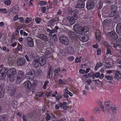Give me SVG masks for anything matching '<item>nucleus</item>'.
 I'll use <instances>...</instances> for the list:
<instances>
[{"label": "nucleus", "instance_id": "nucleus-59", "mask_svg": "<svg viewBox=\"0 0 121 121\" xmlns=\"http://www.w3.org/2000/svg\"><path fill=\"white\" fill-rule=\"evenodd\" d=\"M81 60L78 57H77L75 59V62L76 63H78L81 62Z\"/></svg>", "mask_w": 121, "mask_h": 121}, {"label": "nucleus", "instance_id": "nucleus-24", "mask_svg": "<svg viewBox=\"0 0 121 121\" xmlns=\"http://www.w3.org/2000/svg\"><path fill=\"white\" fill-rule=\"evenodd\" d=\"M81 27L79 25L77 24H75L73 27L74 30H81Z\"/></svg>", "mask_w": 121, "mask_h": 121}, {"label": "nucleus", "instance_id": "nucleus-32", "mask_svg": "<svg viewBox=\"0 0 121 121\" xmlns=\"http://www.w3.org/2000/svg\"><path fill=\"white\" fill-rule=\"evenodd\" d=\"M105 78L108 80H112L113 79L112 77L110 75H106L105 76Z\"/></svg>", "mask_w": 121, "mask_h": 121}, {"label": "nucleus", "instance_id": "nucleus-29", "mask_svg": "<svg viewBox=\"0 0 121 121\" xmlns=\"http://www.w3.org/2000/svg\"><path fill=\"white\" fill-rule=\"evenodd\" d=\"M46 121H48L51 120V116L48 113H46Z\"/></svg>", "mask_w": 121, "mask_h": 121}, {"label": "nucleus", "instance_id": "nucleus-12", "mask_svg": "<svg viewBox=\"0 0 121 121\" xmlns=\"http://www.w3.org/2000/svg\"><path fill=\"white\" fill-rule=\"evenodd\" d=\"M25 59L23 58H21L18 60L17 64L18 65L21 66L25 65Z\"/></svg>", "mask_w": 121, "mask_h": 121}, {"label": "nucleus", "instance_id": "nucleus-52", "mask_svg": "<svg viewBox=\"0 0 121 121\" xmlns=\"http://www.w3.org/2000/svg\"><path fill=\"white\" fill-rule=\"evenodd\" d=\"M35 20L37 23H39L41 21V19L39 18H37Z\"/></svg>", "mask_w": 121, "mask_h": 121}, {"label": "nucleus", "instance_id": "nucleus-62", "mask_svg": "<svg viewBox=\"0 0 121 121\" xmlns=\"http://www.w3.org/2000/svg\"><path fill=\"white\" fill-rule=\"evenodd\" d=\"M60 52L63 55H65V52L63 50L60 49L59 50Z\"/></svg>", "mask_w": 121, "mask_h": 121}, {"label": "nucleus", "instance_id": "nucleus-14", "mask_svg": "<svg viewBox=\"0 0 121 121\" xmlns=\"http://www.w3.org/2000/svg\"><path fill=\"white\" fill-rule=\"evenodd\" d=\"M75 33L72 32V31H71L68 32V34L69 35V36L70 38L73 39L76 38L77 35H78L77 33H76L75 32Z\"/></svg>", "mask_w": 121, "mask_h": 121}, {"label": "nucleus", "instance_id": "nucleus-33", "mask_svg": "<svg viewBox=\"0 0 121 121\" xmlns=\"http://www.w3.org/2000/svg\"><path fill=\"white\" fill-rule=\"evenodd\" d=\"M81 27V30H90V28L89 26H86Z\"/></svg>", "mask_w": 121, "mask_h": 121}, {"label": "nucleus", "instance_id": "nucleus-56", "mask_svg": "<svg viewBox=\"0 0 121 121\" xmlns=\"http://www.w3.org/2000/svg\"><path fill=\"white\" fill-rule=\"evenodd\" d=\"M41 72V69L39 68H37L36 70V73H40Z\"/></svg>", "mask_w": 121, "mask_h": 121}, {"label": "nucleus", "instance_id": "nucleus-46", "mask_svg": "<svg viewBox=\"0 0 121 121\" xmlns=\"http://www.w3.org/2000/svg\"><path fill=\"white\" fill-rule=\"evenodd\" d=\"M37 83L38 82L37 80H34L33 83V86L35 87V86L37 84Z\"/></svg>", "mask_w": 121, "mask_h": 121}, {"label": "nucleus", "instance_id": "nucleus-48", "mask_svg": "<svg viewBox=\"0 0 121 121\" xmlns=\"http://www.w3.org/2000/svg\"><path fill=\"white\" fill-rule=\"evenodd\" d=\"M6 115H1L0 117V118L3 120H6Z\"/></svg>", "mask_w": 121, "mask_h": 121}, {"label": "nucleus", "instance_id": "nucleus-57", "mask_svg": "<svg viewBox=\"0 0 121 121\" xmlns=\"http://www.w3.org/2000/svg\"><path fill=\"white\" fill-rule=\"evenodd\" d=\"M107 50L106 51V53L107 54H111V52L110 51V49L108 48H107Z\"/></svg>", "mask_w": 121, "mask_h": 121}, {"label": "nucleus", "instance_id": "nucleus-63", "mask_svg": "<svg viewBox=\"0 0 121 121\" xmlns=\"http://www.w3.org/2000/svg\"><path fill=\"white\" fill-rule=\"evenodd\" d=\"M12 8L14 10H18V6L17 5L14 6Z\"/></svg>", "mask_w": 121, "mask_h": 121}, {"label": "nucleus", "instance_id": "nucleus-58", "mask_svg": "<svg viewBox=\"0 0 121 121\" xmlns=\"http://www.w3.org/2000/svg\"><path fill=\"white\" fill-rule=\"evenodd\" d=\"M23 26L20 25L17 27V29L19 30L21 29V30H23L22 29H23Z\"/></svg>", "mask_w": 121, "mask_h": 121}, {"label": "nucleus", "instance_id": "nucleus-6", "mask_svg": "<svg viewBox=\"0 0 121 121\" xmlns=\"http://www.w3.org/2000/svg\"><path fill=\"white\" fill-rule=\"evenodd\" d=\"M35 72L34 70H31L26 74V77L27 79L32 80L33 79L35 76Z\"/></svg>", "mask_w": 121, "mask_h": 121}, {"label": "nucleus", "instance_id": "nucleus-34", "mask_svg": "<svg viewBox=\"0 0 121 121\" xmlns=\"http://www.w3.org/2000/svg\"><path fill=\"white\" fill-rule=\"evenodd\" d=\"M50 1H49V2L48 3V4H49L48 5L49 6H48L47 8L49 7L50 9H52L53 8H56V6L54 5H53L52 6V4L51 3L49 2Z\"/></svg>", "mask_w": 121, "mask_h": 121}, {"label": "nucleus", "instance_id": "nucleus-13", "mask_svg": "<svg viewBox=\"0 0 121 121\" xmlns=\"http://www.w3.org/2000/svg\"><path fill=\"white\" fill-rule=\"evenodd\" d=\"M8 91L10 93L11 96L13 95L14 94L15 89L12 86L10 87H8Z\"/></svg>", "mask_w": 121, "mask_h": 121}, {"label": "nucleus", "instance_id": "nucleus-16", "mask_svg": "<svg viewBox=\"0 0 121 121\" xmlns=\"http://www.w3.org/2000/svg\"><path fill=\"white\" fill-rule=\"evenodd\" d=\"M108 35L109 36L112 37L113 39L115 40L117 38V34L114 31H112L109 33L108 34Z\"/></svg>", "mask_w": 121, "mask_h": 121}, {"label": "nucleus", "instance_id": "nucleus-35", "mask_svg": "<svg viewBox=\"0 0 121 121\" xmlns=\"http://www.w3.org/2000/svg\"><path fill=\"white\" fill-rule=\"evenodd\" d=\"M116 29V30H121V23H119L117 24Z\"/></svg>", "mask_w": 121, "mask_h": 121}, {"label": "nucleus", "instance_id": "nucleus-10", "mask_svg": "<svg viewBox=\"0 0 121 121\" xmlns=\"http://www.w3.org/2000/svg\"><path fill=\"white\" fill-rule=\"evenodd\" d=\"M27 40L29 46L30 47H32L34 46V42L33 39L30 37H28L27 38Z\"/></svg>", "mask_w": 121, "mask_h": 121}, {"label": "nucleus", "instance_id": "nucleus-60", "mask_svg": "<svg viewBox=\"0 0 121 121\" xmlns=\"http://www.w3.org/2000/svg\"><path fill=\"white\" fill-rule=\"evenodd\" d=\"M95 32L96 35V36H100V34L99 31H96Z\"/></svg>", "mask_w": 121, "mask_h": 121}, {"label": "nucleus", "instance_id": "nucleus-38", "mask_svg": "<svg viewBox=\"0 0 121 121\" xmlns=\"http://www.w3.org/2000/svg\"><path fill=\"white\" fill-rule=\"evenodd\" d=\"M100 111L99 109L97 107L95 108L94 110V112L95 113H98Z\"/></svg>", "mask_w": 121, "mask_h": 121}, {"label": "nucleus", "instance_id": "nucleus-23", "mask_svg": "<svg viewBox=\"0 0 121 121\" xmlns=\"http://www.w3.org/2000/svg\"><path fill=\"white\" fill-rule=\"evenodd\" d=\"M61 70L60 67H59L57 69H55L54 71V77H56L58 74V73L60 72Z\"/></svg>", "mask_w": 121, "mask_h": 121}, {"label": "nucleus", "instance_id": "nucleus-25", "mask_svg": "<svg viewBox=\"0 0 121 121\" xmlns=\"http://www.w3.org/2000/svg\"><path fill=\"white\" fill-rule=\"evenodd\" d=\"M67 52L69 54L72 53L73 52V48L71 46L68 47L67 48Z\"/></svg>", "mask_w": 121, "mask_h": 121}, {"label": "nucleus", "instance_id": "nucleus-21", "mask_svg": "<svg viewBox=\"0 0 121 121\" xmlns=\"http://www.w3.org/2000/svg\"><path fill=\"white\" fill-rule=\"evenodd\" d=\"M5 93L4 89L2 86H0V98H2Z\"/></svg>", "mask_w": 121, "mask_h": 121}, {"label": "nucleus", "instance_id": "nucleus-47", "mask_svg": "<svg viewBox=\"0 0 121 121\" xmlns=\"http://www.w3.org/2000/svg\"><path fill=\"white\" fill-rule=\"evenodd\" d=\"M53 20H50L48 22V26H51L53 23L54 22L53 21Z\"/></svg>", "mask_w": 121, "mask_h": 121}, {"label": "nucleus", "instance_id": "nucleus-4", "mask_svg": "<svg viewBox=\"0 0 121 121\" xmlns=\"http://www.w3.org/2000/svg\"><path fill=\"white\" fill-rule=\"evenodd\" d=\"M23 75L24 73L23 71L20 70L18 72L16 80V84H17L20 83L22 81V78L23 77Z\"/></svg>", "mask_w": 121, "mask_h": 121}, {"label": "nucleus", "instance_id": "nucleus-11", "mask_svg": "<svg viewBox=\"0 0 121 121\" xmlns=\"http://www.w3.org/2000/svg\"><path fill=\"white\" fill-rule=\"evenodd\" d=\"M78 10L75 9L73 10L72 12L71 15L72 17L74 18L76 20L78 17Z\"/></svg>", "mask_w": 121, "mask_h": 121}, {"label": "nucleus", "instance_id": "nucleus-54", "mask_svg": "<svg viewBox=\"0 0 121 121\" xmlns=\"http://www.w3.org/2000/svg\"><path fill=\"white\" fill-rule=\"evenodd\" d=\"M100 75V73L99 72L96 73L94 75V77H95L97 78L99 77Z\"/></svg>", "mask_w": 121, "mask_h": 121}, {"label": "nucleus", "instance_id": "nucleus-31", "mask_svg": "<svg viewBox=\"0 0 121 121\" xmlns=\"http://www.w3.org/2000/svg\"><path fill=\"white\" fill-rule=\"evenodd\" d=\"M45 94V93L44 92H39L37 93V95L38 97H40L43 96H44Z\"/></svg>", "mask_w": 121, "mask_h": 121}, {"label": "nucleus", "instance_id": "nucleus-55", "mask_svg": "<svg viewBox=\"0 0 121 121\" xmlns=\"http://www.w3.org/2000/svg\"><path fill=\"white\" fill-rule=\"evenodd\" d=\"M0 11L4 13H6L7 12L6 9H0Z\"/></svg>", "mask_w": 121, "mask_h": 121}, {"label": "nucleus", "instance_id": "nucleus-22", "mask_svg": "<svg viewBox=\"0 0 121 121\" xmlns=\"http://www.w3.org/2000/svg\"><path fill=\"white\" fill-rule=\"evenodd\" d=\"M121 77V73L119 71H116L115 73V78L117 80H119Z\"/></svg>", "mask_w": 121, "mask_h": 121}, {"label": "nucleus", "instance_id": "nucleus-9", "mask_svg": "<svg viewBox=\"0 0 121 121\" xmlns=\"http://www.w3.org/2000/svg\"><path fill=\"white\" fill-rule=\"evenodd\" d=\"M85 3L81 0H78L77 2V5L75 7L78 9L83 8L84 7Z\"/></svg>", "mask_w": 121, "mask_h": 121}, {"label": "nucleus", "instance_id": "nucleus-39", "mask_svg": "<svg viewBox=\"0 0 121 121\" xmlns=\"http://www.w3.org/2000/svg\"><path fill=\"white\" fill-rule=\"evenodd\" d=\"M4 3L6 5H9L10 4L11 1L10 0H7L4 1Z\"/></svg>", "mask_w": 121, "mask_h": 121}, {"label": "nucleus", "instance_id": "nucleus-28", "mask_svg": "<svg viewBox=\"0 0 121 121\" xmlns=\"http://www.w3.org/2000/svg\"><path fill=\"white\" fill-rule=\"evenodd\" d=\"M110 104V102H106L105 103V105L106 108L107 110H108L109 109V105Z\"/></svg>", "mask_w": 121, "mask_h": 121}, {"label": "nucleus", "instance_id": "nucleus-61", "mask_svg": "<svg viewBox=\"0 0 121 121\" xmlns=\"http://www.w3.org/2000/svg\"><path fill=\"white\" fill-rule=\"evenodd\" d=\"M33 114L32 113H29L27 115V117L28 118H30L32 117Z\"/></svg>", "mask_w": 121, "mask_h": 121}, {"label": "nucleus", "instance_id": "nucleus-44", "mask_svg": "<svg viewBox=\"0 0 121 121\" xmlns=\"http://www.w3.org/2000/svg\"><path fill=\"white\" fill-rule=\"evenodd\" d=\"M61 96L60 94H58V95L56 97V100L57 101H59V100L61 98Z\"/></svg>", "mask_w": 121, "mask_h": 121}, {"label": "nucleus", "instance_id": "nucleus-49", "mask_svg": "<svg viewBox=\"0 0 121 121\" xmlns=\"http://www.w3.org/2000/svg\"><path fill=\"white\" fill-rule=\"evenodd\" d=\"M104 45L106 46L107 48H109L110 47L108 43L106 41L104 42Z\"/></svg>", "mask_w": 121, "mask_h": 121}, {"label": "nucleus", "instance_id": "nucleus-43", "mask_svg": "<svg viewBox=\"0 0 121 121\" xmlns=\"http://www.w3.org/2000/svg\"><path fill=\"white\" fill-rule=\"evenodd\" d=\"M116 43L118 44V45H121V38L118 39V40L116 41Z\"/></svg>", "mask_w": 121, "mask_h": 121}, {"label": "nucleus", "instance_id": "nucleus-5", "mask_svg": "<svg viewBox=\"0 0 121 121\" xmlns=\"http://www.w3.org/2000/svg\"><path fill=\"white\" fill-rule=\"evenodd\" d=\"M60 42L63 44L68 45L69 44V42L68 38L67 37L61 36L59 38Z\"/></svg>", "mask_w": 121, "mask_h": 121}, {"label": "nucleus", "instance_id": "nucleus-64", "mask_svg": "<svg viewBox=\"0 0 121 121\" xmlns=\"http://www.w3.org/2000/svg\"><path fill=\"white\" fill-rule=\"evenodd\" d=\"M74 59V57L73 56H70L68 58V59L70 61H72Z\"/></svg>", "mask_w": 121, "mask_h": 121}, {"label": "nucleus", "instance_id": "nucleus-2", "mask_svg": "<svg viewBox=\"0 0 121 121\" xmlns=\"http://www.w3.org/2000/svg\"><path fill=\"white\" fill-rule=\"evenodd\" d=\"M84 31H75V32L77 33L78 35H77L81 41L85 42L88 40V37L84 33Z\"/></svg>", "mask_w": 121, "mask_h": 121}, {"label": "nucleus", "instance_id": "nucleus-19", "mask_svg": "<svg viewBox=\"0 0 121 121\" xmlns=\"http://www.w3.org/2000/svg\"><path fill=\"white\" fill-rule=\"evenodd\" d=\"M58 103H59V104L60 107H62L63 106V108L64 110H65L67 109V103L66 102L63 101L62 103H60L59 102Z\"/></svg>", "mask_w": 121, "mask_h": 121}, {"label": "nucleus", "instance_id": "nucleus-53", "mask_svg": "<svg viewBox=\"0 0 121 121\" xmlns=\"http://www.w3.org/2000/svg\"><path fill=\"white\" fill-rule=\"evenodd\" d=\"M64 96L66 98H68L69 97L68 92H64Z\"/></svg>", "mask_w": 121, "mask_h": 121}, {"label": "nucleus", "instance_id": "nucleus-42", "mask_svg": "<svg viewBox=\"0 0 121 121\" xmlns=\"http://www.w3.org/2000/svg\"><path fill=\"white\" fill-rule=\"evenodd\" d=\"M110 109L112 112H116V108L115 107H111Z\"/></svg>", "mask_w": 121, "mask_h": 121}, {"label": "nucleus", "instance_id": "nucleus-45", "mask_svg": "<svg viewBox=\"0 0 121 121\" xmlns=\"http://www.w3.org/2000/svg\"><path fill=\"white\" fill-rule=\"evenodd\" d=\"M38 4L41 6H43L45 4V2L44 1H42L39 2Z\"/></svg>", "mask_w": 121, "mask_h": 121}, {"label": "nucleus", "instance_id": "nucleus-3", "mask_svg": "<svg viewBox=\"0 0 121 121\" xmlns=\"http://www.w3.org/2000/svg\"><path fill=\"white\" fill-rule=\"evenodd\" d=\"M111 14L108 16L107 15L106 17H112L117 14L118 11L117 7L114 5H113L111 7Z\"/></svg>", "mask_w": 121, "mask_h": 121}, {"label": "nucleus", "instance_id": "nucleus-37", "mask_svg": "<svg viewBox=\"0 0 121 121\" xmlns=\"http://www.w3.org/2000/svg\"><path fill=\"white\" fill-rule=\"evenodd\" d=\"M58 83L60 84L65 85V83L61 79H60L58 80Z\"/></svg>", "mask_w": 121, "mask_h": 121}, {"label": "nucleus", "instance_id": "nucleus-40", "mask_svg": "<svg viewBox=\"0 0 121 121\" xmlns=\"http://www.w3.org/2000/svg\"><path fill=\"white\" fill-rule=\"evenodd\" d=\"M118 44L116 43H112L111 44V45L112 46H113L114 48H117V47H118L119 46V45H118Z\"/></svg>", "mask_w": 121, "mask_h": 121}, {"label": "nucleus", "instance_id": "nucleus-18", "mask_svg": "<svg viewBox=\"0 0 121 121\" xmlns=\"http://www.w3.org/2000/svg\"><path fill=\"white\" fill-rule=\"evenodd\" d=\"M66 19L69 22L71 25H72L74 24L75 22V20H76L73 17H67Z\"/></svg>", "mask_w": 121, "mask_h": 121}, {"label": "nucleus", "instance_id": "nucleus-36", "mask_svg": "<svg viewBox=\"0 0 121 121\" xmlns=\"http://www.w3.org/2000/svg\"><path fill=\"white\" fill-rule=\"evenodd\" d=\"M22 49V47L21 45L19 44H18L17 47L15 48L16 50H18L19 51H21Z\"/></svg>", "mask_w": 121, "mask_h": 121}, {"label": "nucleus", "instance_id": "nucleus-51", "mask_svg": "<svg viewBox=\"0 0 121 121\" xmlns=\"http://www.w3.org/2000/svg\"><path fill=\"white\" fill-rule=\"evenodd\" d=\"M31 20V19L30 18H27L25 20V22L26 23H28Z\"/></svg>", "mask_w": 121, "mask_h": 121}, {"label": "nucleus", "instance_id": "nucleus-27", "mask_svg": "<svg viewBox=\"0 0 121 121\" xmlns=\"http://www.w3.org/2000/svg\"><path fill=\"white\" fill-rule=\"evenodd\" d=\"M103 28H105L104 27L109 25L108 23V20L106 19L104 20L103 22Z\"/></svg>", "mask_w": 121, "mask_h": 121}, {"label": "nucleus", "instance_id": "nucleus-1", "mask_svg": "<svg viewBox=\"0 0 121 121\" xmlns=\"http://www.w3.org/2000/svg\"><path fill=\"white\" fill-rule=\"evenodd\" d=\"M35 67H38L39 64L42 67L45 64V56H41L39 57V56H36L33 62Z\"/></svg>", "mask_w": 121, "mask_h": 121}, {"label": "nucleus", "instance_id": "nucleus-20", "mask_svg": "<svg viewBox=\"0 0 121 121\" xmlns=\"http://www.w3.org/2000/svg\"><path fill=\"white\" fill-rule=\"evenodd\" d=\"M24 85L25 87L28 89H30L31 86V83L29 81H27L25 82Z\"/></svg>", "mask_w": 121, "mask_h": 121}, {"label": "nucleus", "instance_id": "nucleus-7", "mask_svg": "<svg viewBox=\"0 0 121 121\" xmlns=\"http://www.w3.org/2000/svg\"><path fill=\"white\" fill-rule=\"evenodd\" d=\"M7 68L4 67L0 71V80H2L5 78L6 76L7 71H6Z\"/></svg>", "mask_w": 121, "mask_h": 121}, {"label": "nucleus", "instance_id": "nucleus-26", "mask_svg": "<svg viewBox=\"0 0 121 121\" xmlns=\"http://www.w3.org/2000/svg\"><path fill=\"white\" fill-rule=\"evenodd\" d=\"M39 37L41 39L44 41L45 42V35L43 34H40L39 35Z\"/></svg>", "mask_w": 121, "mask_h": 121}, {"label": "nucleus", "instance_id": "nucleus-15", "mask_svg": "<svg viewBox=\"0 0 121 121\" xmlns=\"http://www.w3.org/2000/svg\"><path fill=\"white\" fill-rule=\"evenodd\" d=\"M6 71H7V74H12L15 75L16 74V69L14 68H12L8 70L7 68Z\"/></svg>", "mask_w": 121, "mask_h": 121}, {"label": "nucleus", "instance_id": "nucleus-8", "mask_svg": "<svg viewBox=\"0 0 121 121\" xmlns=\"http://www.w3.org/2000/svg\"><path fill=\"white\" fill-rule=\"evenodd\" d=\"M94 2L92 0L87 1L86 5V7L87 9H93L94 7Z\"/></svg>", "mask_w": 121, "mask_h": 121}, {"label": "nucleus", "instance_id": "nucleus-17", "mask_svg": "<svg viewBox=\"0 0 121 121\" xmlns=\"http://www.w3.org/2000/svg\"><path fill=\"white\" fill-rule=\"evenodd\" d=\"M7 75L8 78L9 79L10 81L11 82H13L15 79L16 77L15 75L12 74H8Z\"/></svg>", "mask_w": 121, "mask_h": 121}, {"label": "nucleus", "instance_id": "nucleus-50", "mask_svg": "<svg viewBox=\"0 0 121 121\" xmlns=\"http://www.w3.org/2000/svg\"><path fill=\"white\" fill-rule=\"evenodd\" d=\"M50 31V32L49 33V35L50 37H52V34H53L54 32H57V31Z\"/></svg>", "mask_w": 121, "mask_h": 121}, {"label": "nucleus", "instance_id": "nucleus-41", "mask_svg": "<svg viewBox=\"0 0 121 121\" xmlns=\"http://www.w3.org/2000/svg\"><path fill=\"white\" fill-rule=\"evenodd\" d=\"M53 68L51 67H50L49 69L48 72V75L47 76V78H49L50 77V76L51 73V69H52Z\"/></svg>", "mask_w": 121, "mask_h": 121}, {"label": "nucleus", "instance_id": "nucleus-30", "mask_svg": "<svg viewBox=\"0 0 121 121\" xmlns=\"http://www.w3.org/2000/svg\"><path fill=\"white\" fill-rule=\"evenodd\" d=\"M51 56V52L47 50L46 52V57L48 58Z\"/></svg>", "mask_w": 121, "mask_h": 121}]
</instances>
